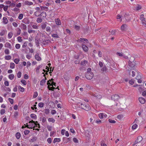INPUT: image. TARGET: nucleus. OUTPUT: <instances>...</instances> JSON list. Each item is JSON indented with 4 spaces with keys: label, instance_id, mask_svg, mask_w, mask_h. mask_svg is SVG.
<instances>
[{
    "label": "nucleus",
    "instance_id": "nucleus-47",
    "mask_svg": "<svg viewBox=\"0 0 146 146\" xmlns=\"http://www.w3.org/2000/svg\"><path fill=\"white\" fill-rule=\"evenodd\" d=\"M13 36V34L11 32H9L8 34V38L10 39Z\"/></svg>",
    "mask_w": 146,
    "mask_h": 146
},
{
    "label": "nucleus",
    "instance_id": "nucleus-12",
    "mask_svg": "<svg viewBox=\"0 0 146 146\" xmlns=\"http://www.w3.org/2000/svg\"><path fill=\"white\" fill-rule=\"evenodd\" d=\"M5 47L6 48H9L10 49H12V46L11 44L9 42H6L5 44Z\"/></svg>",
    "mask_w": 146,
    "mask_h": 146
},
{
    "label": "nucleus",
    "instance_id": "nucleus-8",
    "mask_svg": "<svg viewBox=\"0 0 146 146\" xmlns=\"http://www.w3.org/2000/svg\"><path fill=\"white\" fill-rule=\"evenodd\" d=\"M111 98L112 100L114 101H117L118 100L119 98V96L117 94L112 95L111 96Z\"/></svg>",
    "mask_w": 146,
    "mask_h": 146
},
{
    "label": "nucleus",
    "instance_id": "nucleus-42",
    "mask_svg": "<svg viewBox=\"0 0 146 146\" xmlns=\"http://www.w3.org/2000/svg\"><path fill=\"white\" fill-rule=\"evenodd\" d=\"M137 127L138 125H137L136 124H133L132 126V129H135L136 128H137Z\"/></svg>",
    "mask_w": 146,
    "mask_h": 146
},
{
    "label": "nucleus",
    "instance_id": "nucleus-3",
    "mask_svg": "<svg viewBox=\"0 0 146 146\" xmlns=\"http://www.w3.org/2000/svg\"><path fill=\"white\" fill-rule=\"evenodd\" d=\"M134 60V58L133 56H131L128 62L129 66L131 68L134 67L135 66L134 63L132 62V61L133 62Z\"/></svg>",
    "mask_w": 146,
    "mask_h": 146
},
{
    "label": "nucleus",
    "instance_id": "nucleus-61",
    "mask_svg": "<svg viewBox=\"0 0 146 146\" xmlns=\"http://www.w3.org/2000/svg\"><path fill=\"white\" fill-rule=\"evenodd\" d=\"M46 31L48 32H50L51 31V29L49 27H47L46 28Z\"/></svg>",
    "mask_w": 146,
    "mask_h": 146
},
{
    "label": "nucleus",
    "instance_id": "nucleus-45",
    "mask_svg": "<svg viewBox=\"0 0 146 146\" xmlns=\"http://www.w3.org/2000/svg\"><path fill=\"white\" fill-rule=\"evenodd\" d=\"M94 96L98 99H100L102 98V96L99 94H94Z\"/></svg>",
    "mask_w": 146,
    "mask_h": 146
},
{
    "label": "nucleus",
    "instance_id": "nucleus-32",
    "mask_svg": "<svg viewBox=\"0 0 146 146\" xmlns=\"http://www.w3.org/2000/svg\"><path fill=\"white\" fill-rule=\"evenodd\" d=\"M48 121L49 122H52L53 123L55 121V120L52 118H49L48 119Z\"/></svg>",
    "mask_w": 146,
    "mask_h": 146
},
{
    "label": "nucleus",
    "instance_id": "nucleus-46",
    "mask_svg": "<svg viewBox=\"0 0 146 146\" xmlns=\"http://www.w3.org/2000/svg\"><path fill=\"white\" fill-rule=\"evenodd\" d=\"M41 67V66L40 65H39L36 68V72H37V73H39V69Z\"/></svg>",
    "mask_w": 146,
    "mask_h": 146
},
{
    "label": "nucleus",
    "instance_id": "nucleus-18",
    "mask_svg": "<svg viewBox=\"0 0 146 146\" xmlns=\"http://www.w3.org/2000/svg\"><path fill=\"white\" fill-rule=\"evenodd\" d=\"M24 4L25 5H31L33 4V3L32 2L29 1H25L24 2Z\"/></svg>",
    "mask_w": 146,
    "mask_h": 146
},
{
    "label": "nucleus",
    "instance_id": "nucleus-33",
    "mask_svg": "<svg viewBox=\"0 0 146 146\" xmlns=\"http://www.w3.org/2000/svg\"><path fill=\"white\" fill-rule=\"evenodd\" d=\"M40 8L42 10H44L45 11H47L48 9V7H40Z\"/></svg>",
    "mask_w": 146,
    "mask_h": 146
},
{
    "label": "nucleus",
    "instance_id": "nucleus-22",
    "mask_svg": "<svg viewBox=\"0 0 146 146\" xmlns=\"http://www.w3.org/2000/svg\"><path fill=\"white\" fill-rule=\"evenodd\" d=\"M32 27L34 29H38V26L36 23H34L33 24H31Z\"/></svg>",
    "mask_w": 146,
    "mask_h": 146
},
{
    "label": "nucleus",
    "instance_id": "nucleus-35",
    "mask_svg": "<svg viewBox=\"0 0 146 146\" xmlns=\"http://www.w3.org/2000/svg\"><path fill=\"white\" fill-rule=\"evenodd\" d=\"M37 139V138L35 136L33 137L31 139V141L32 142H34L36 141Z\"/></svg>",
    "mask_w": 146,
    "mask_h": 146
},
{
    "label": "nucleus",
    "instance_id": "nucleus-26",
    "mask_svg": "<svg viewBox=\"0 0 146 146\" xmlns=\"http://www.w3.org/2000/svg\"><path fill=\"white\" fill-rule=\"evenodd\" d=\"M46 22L43 23L41 24V28L42 29H45L46 27Z\"/></svg>",
    "mask_w": 146,
    "mask_h": 146
},
{
    "label": "nucleus",
    "instance_id": "nucleus-50",
    "mask_svg": "<svg viewBox=\"0 0 146 146\" xmlns=\"http://www.w3.org/2000/svg\"><path fill=\"white\" fill-rule=\"evenodd\" d=\"M21 30L20 29L18 28L17 29V35H19L21 34Z\"/></svg>",
    "mask_w": 146,
    "mask_h": 146
},
{
    "label": "nucleus",
    "instance_id": "nucleus-56",
    "mask_svg": "<svg viewBox=\"0 0 146 146\" xmlns=\"http://www.w3.org/2000/svg\"><path fill=\"white\" fill-rule=\"evenodd\" d=\"M20 61V60L19 58H16L14 60V62L16 64H17Z\"/></svg>",
    "mask_w": 146,
    "mask_h": 146
},
{
    "label": "nucleus",
    "instance_id": "nucleus-14",
    "mask_svg": "<svg viewBox=\"0 0 146 146\" xmlns=\"http://www.w3.org/2000/svg\"><path fill=\"white\" fill-rule=\"evenodd\" d=\"M139 102L142 104H144L145 102V99L141 97H139Z\"/></svg>",
    "mask_w": 146,
    "mask_h": 146
},
{
    "label": "nucleus",
    "instance_id": "nucleus-40",
    "mask_svg": "<svg viewBox=\"0 0 146 146\" xmlns=\"http://www.w3.org/2000/svg\"><path fill=\"white\" fill-rule=\"evenodd\" d=\"M45 113L46 115H48L50 113V110L48 109H46L44 110Z\"/></svg>",
    "mask_w": 146,
    "mask_h": 146
},
{
    "label": "nucleus",
    "instance_id": "nucleus-55",
    "mask_svg": "<svg viewBox=\"0 0 146 146\" xmlns=\"http://www.w3.org/2000/svg\"><path fill=\"white\" fill-rule=\"evenodd\" d=\"M103 115V113H101L99 114V117L100 119H102L104 118Z\"/></svg>",
    "mask_w": 146,
    "mask_h": 146
},
{
    "label": "nucleus",
    "instance_id": "nucleus-30",
    "mask_svg": "<svg viewBox=\"0 0 146 146\" xmlns=\"http://www.w3.org/2000/svg\"><path fill=\"white\" fill-rule=\"evenodd\" d=\"M9 78L11 80H13L14 77L15 76L14 75V74H10L9 76Z\"/></svg>",
    "mask_w": 146,
    "mask_h": 146
},
{
    "label": "nucleus",
    "instance_id": "nucleus-57",
    "mask_svg": "<svg viewBox=\"0 0 146 146\" xmlns=\"http://www.w3.org/2000/svg\"><path fill=\"white\" fill-rule=\"evenodd\" d=\"M141 8V7L140 5H137L136 7V9L137 10H139Z\"/></svg>",
    "mask_w": 146,
    "mask_h": 146
},
{
    "label": "nucleus",
    "instance_id": "nucleus-7",
    "mask_svg": "<svg viewBox=\"0 0 146 146\" xmlns=\"http://www.w3.org/2000/svg\"><path fill=\"white\" fill-rule=\"evenodd\" d=\"M116 55L119 56L123 57V58L125 59H128V57L126 55H125L123 54L122 52H117L116 54Z\"/></svg>",
    "mask_w": 146,
    "mask_h": 146
},
{
    "label": "nucleus",
    "instance_id": "nucleus-51",
    "mask_svg": "<svg viewBox=\"0 0 146 146\" xmlns=\"http://www.w3.org/2000/svg\"><path fill=\"white\" fill-rule=\"evenodd\" d=\"M42 21V19L40 18H38L36 20V21L38 23H40Z\"/></svg>",
    "mask_w": 146,
    "mask_h": 146
},
{
    "label": "nucleus",
    "instance_id": "nucleus-21",
    "mask_svg": "<svg viewBox=\"0 0 146 146\" xmlns=\"http://www.w3.org/2000/svg\"><path fill=\"white\" fill-rule=\"evenodd\" d=\"M46 78L45 77V79L42 80L40 81V85L41 86H43L46 82Z\"/></svg>",
    "mask_w": 146,
    "mask_h": 146
},
{
    "label": "nucleus",
    "instance_id": "nucleus-43",
    "mask_svg": "<svg viewBox=\"0 0 146 146\" xmlns=\"http://www.w3.org/2000/svg\"><path fill=\"white\" fill-rule=\"evenodd\" d=\"M15 64L13 63H11L10 64V68L11 69H14L15 68Z\"/></svg>",
    "mask_w": 146,
    "mask_h": 146
},
{
    "label": "nucleus",
    "instance_id": "nucleus-37",
    "mask_svg": "<svg viewBox=\"0 0 146 146\" xmlns=\"http://www.w3.org/2000/svg\"><path fill=\"white\" fill-rule=\"evenodd\" d=\"M5 58L6 60H9L11 59V56L10 55L6 56L5 57Z\"/></svg>",
    "mask_w": 146,
    "mask_h": 146
},
{
    "label": "nucleus",
    "instance_id": "nucleus-11",
    "mask_svg": "<svg viewBox=\"0 0 146 146\" xmlns=\"http://www.w3.org/2000/svg\"><path fill=\"white\" fill-rule=\"evenodd\" d=\"M52 84H53V86H52L51 87H50V86H48V89L49 90H54L55 88L54 87L53 85H54L55 87L56 86V83H55L53 81H52Z\"/></svg>",
    "mask_w": 146,
    "mask_h": 146
},
{
    "label": "nucleus",
    "instance_id": "nucleus-49",
    "mask_svg": "<svg viewBox=\"0 0 146 146\" xmlns=\"http://www.w3.org/2000/svg\"><path fill=\"white\" fill-rule=\"evenodd\" d=\"M40 12L39 11H37L35 12L34 15L38 17L40 15Z\"/></svg>",
    "mask_w": 146,
    "mask_h": 146
},
{
    "label": "nucleus",
    "instance_id": "nucleus-64",
    "mask_svg": "<svg viewBox=\"0 0 146 146\" xmlns=\"http://www.w3.org/2000/svg\"><path fill=\"white\" fill-rule=\"evenodd\" d=\"M101 146H107L106 144L104 143V141H102L101 142Z\"/></svg>",
    "mask_w": 146,
    "mask_h": 146
},
{
    "label": "nucleus",
    "instance_id": "nucleus-58",
    "mask_svg": "<svg viewBox=\"0 0 146 146\" xmlns=\"http://www.w3.org/2000/svg\"><path fill=\"white\" fill-rule=\"evenodd\" d=\"M21 82L24 85H26L27 84V82L24 80H21Z\"/></svg>",
    "mask_w": 146,
    "mask_h": 146
},
{
    "label": "nucleus",
    "instance_id": "nucleus-25",
    "mask_svg": "<svg viewBox=\"0 0 146 146\" xmlns=\"http://www.w3.org/2000/svg\"><path fill=\"white\" fill-rule=\"evenodd\" d=\"M141 77L140 76H137L136 77V79H137L138 81H137V82H138V83H141V82H142V81L141 80V79H140V78H141Z\"/></svg>",
    "mask_w": 146,
    "mask_h": 146
},
{
    "label": "nucleus",
    "instance_id": "nucleus-10",
    "mask_svg": "<svg viewBox=\"0 0 146 146\" xmlns=\"http://www.w3.org/2000/svg\"><path fill=\"white\" fill-rule=\"evenodd\" d=\"M82 44V48L83 50L85 52H87L88 50V47L87 46L84 44Z\"/></svg>",
    "mask_w": 146,
    "mask_h": 146
},
{
    "label": "nucleus",
    "instance_id": "nucleus-13",
    "mask_svg": "<svg viewBox=\"0 0 146 146\" xmlns=\"http://www.w3.org/2000/svg\"><path fill=\"white\" fill-rule=\"evenodd\" d=\"M35 58L37 61H40L42 59L41 57L39 56L38 53H36L35 56Z\"/></svg>",
    "mask_w": 146,
    "mask_h": 146
},
{
    "label": "nucleus",
    "instance_id": "nucleus-20",
    "mask_svg": "<svg viewBox=\"0 0 146 146\" xmlns=\"http://www.w3.org/2000/svg\"><path fill=\"white\" fill-rule=\"evenodd\" d=\"M51 42V40H43L42 43L44 45H46Z\"/></svg>",
    "mask_w": 146,
    "mask_h": 146
},
{
    "label": "nucleus",
    "instance_id": "nucleus-28",
    "mask_svg": "<svg viewBox=\"0 0 146 146\" xmlns=\"http://www.w3.org/2000/svg\"><path fill=\"white\" fill-rule=\"evenodd\" d=\"M140 19L141 21L142 22L145 21V18L144 17V15L142 14L140 16Z\"/></svg>",
    "mask_w": 146,
    "mask_h": 146
},
{
    "label": "nucleus",
    "instance_id": "nucleus-34",
    "mask_svg": "<svg viewBox=\"0 0 146 146\" xmlns=\"http://www.w3.org/2000/svg\"><path fill=\"white\" fill-rule=\"evenodd\" d=\"M31 117L34 119H36L37 118L36 115L34 114H31Z\"/></svg>",
    "mask_w": 146,
    "mask_h": 146
},
{
    "label": "nucleus",
    "instance_id": "nucleus-38",
    "mask_svg": "<svg viewBox=\"0 0 146 146\" xmlns=\"http://www.w3.org/2000/svg\"><path fill=\"white\" fill-rule=\"evenodd\" d=\"M23 17V14L21 13L20 14L18 17V18L19 20H21L22 19Z\"/></svg>",
    "mask_w": 146,
    "mask_h": 146
},
{
    "label": "nucleus",
    "instance_id": "nucleus-17",
    "mask_svg": "<svg viewBox=\"0 0 146 146\" xmlns=\"http://www.w3.org/2000/svg\"><path fill=\"white\" fill-rule=\"evenodd\" d=\"M55 21L56 25H60L61 24V21L59 19H55Z\"/></svg>",
    "mask_w": 146,
    "mask_h": 146
},
{
    "label": "nucleus",
    "instance_id": "nucleus-23",
    "mask_svg": "<svg viewBox=\"0 0 146 146\" xmlns=\"http://www.w3.org/2000/svg\"><path fill=\"white\" fill-rule=\"evenodd\" d=\"M53 80V79H52L51 80H48L47 82V84L48 85V86H53V84H52V82L51 81H52Z\"/></svg>",
    "mask_w": 146,
    "mask_h": 146
},
{
    "label": "nucleus",
    "instance_id": "nucleus-27",
    "mask_svg": "<svg viewBox=\"0 0 146 146\" xmlns=\"http://www.w3.org/2000/svg\"><path fill=\"white\" fill-rule=\"evenodd\" d=\"M15 137L17 139H19L21 137V135L19 132H18L15 134Z\"/></svg>",
    "mask_w": 146,
    "mask_h": 146
},
{
    "label": "nucleus",
    "instance_id": "nucleus-29",
    "mask_svg": "<svg viewBox=\"0 0 146 146\" xmlns=\"http://www.w3.org/2000/svg\"><path fill=\"white\" fill-rule=\"evenodd\" d=\"M138 86H139V87H138V89L139 91L140 92H141L143 90V86H142L140 85H139Z\"/></svg>",
    "mask_w": 146,
    "mask_h": 146
},
{
    "label": "nucleus",
    "instance_id": "nucleus-15",
    "mask_svg": "<svg viewBox=\"0 0 146 146\" xmlns=\"http://www.w3.org/2000/svg\"><path fill=\"white\" fill-rule=\"evenodd\" d=\"M21 27L22 30H26L27 28V26L23 23L21 24Z\"/></svg>",
    "mask_w": 146,
    "mask_h": 146
},
{
    "label": "nucleus",
    "instance_id": "nucleus-31",
    "mask_svg": "<svg viewBox=\"0 0 146 146\" xmlns=\"http://www.w3.org/2000/svg\"><path fill=\"white\" fill-rule=\"evenodd\" d=\"M18 88L19 90L21 92H23L24 91V88H23L21 87V86H18Z\"/></svg>",
    "mask_w": 146,
    "mask_h": 146
},
{
    "label": "nucleus",
    "instance_id": "nucleus-6",
    "mask_svg": "<svg viewBox=\"0 0 146 146\" xmlns=\"http://www.w3.org/2000/svg\"><path fill=\"white\" fill-rule=\"evenodd\" d=\"M84 42H86V43H87L88 42V40L86 39L80 38L78 39L77 41L78 42L81 43L82 44H84L85 43Z\"/></svg>",
    "mask_w": 146,
    "mask_h": 146
},
{
    "label": "nucleus",
    "instance_id": "nucleus-5",
    "mask_svg": "<svg viewBox=\"0 0 146 146\" xmlns=\"http://www.w3.org/2000/svg\"><path fill=\"white\" fill-rule=\"evenodd\" d=\"M143 138L141 136H139L138 137L137 139L136 140L135 142L133 143L134 145H137V143H140V142L142 140Z\"/></svg>",
    "mask_w": 146,
    "mask_h": 146
},
{
    "label": "nucleus",
    "instance_id": "nucleus-54",
    "mask_svg": "<svg viewBox=\"0 0 146 146\" xmlns=\"http://www.w3.org/2000/svg\"><path fill=\"white\" fill-rule=\"evenodd\" d=\"M4 52L5 54H9V51L8 49H5V50Z\"/></svg>",
    "mask_w": 146,
    "mask_h": 146
},
{
    "label": "nucleus",
    "instance_id": "nucleus-36",
    "mask_svg": "<svg viewBox=\"0 0 146 146\" xmlns=\"http://www.w3.org/2000/svg\"><path fill=\"white\" fill-rule=\"evenodd\" d=\"M126 25L125 24H123L121 27V29L122 31H124L125 30Z\"/></svg>",
    "mask_w": 146,
    "mask_h": 146
},
{
    "label": "nucleus",
    "instance_id": "nucleus-1",
    "mask_svg": "<svg viewBox=\"0 0 146 146\" xmlns=\"http://www.w3.org/2000/svg\"><path fill=\"white\" fill-rule=\"evenodd\" d=\"M77 105L79 108L86 111H88L91 109V107L89 105L86 104L84 103L78 102L77 103Z\"/></svg>",
    "mask_w": 146,
    "mask_h": 146
},
{
    "label": "nucleus",
    "instance_id": "nucleus-24",
    "mask_svg": "<svg viewBox=\"0 0 146 146\" xmlns=\"http://www.w3.org/2000/svg\"><path fill=\"white\" fill-rule=\"evenodd\" d=\"M61 139L60 138H55L54 139V140L53 141V143H55L56 142H59L60 141Z\"/></svg>",
    "mask_w": 146,
    "mask_h": 146
},
{
    "label": "nucleus",
    "instance_id": "nucleus-60",
    "mask_svg": "<svg viewBox=\"0 0 146 146\" xmlns=\"http://www.w3.org/2000/svg\"><path fill=\"white\" fill-rule=\"evenodd\" d=\"M73 141L76 143H78V139L76 138H74L73 139Z\"/></svg>",
    "mask_w": 146,
    "mask_h": 146
},
{
    "label": "nucleus",
    "instance_id": "nucleus-16",
    "mask_svg": "<svg viewBox=\"0 0 146 146\" xmlns=\"http://www.w3.org/2000/svg\"><path fill=\"white\" fill-rule=\"evenodd\" d=\"M22 22L26 24H28L29 23V21L28 20L27 18L24 19L22 21Z\"/></svg>",
    "mask_w": 146,
    "mask_h": 146
},
{
    "label": "nucleus",
    "instance_id": "nucleus-2",
    "mask_svg": "<svg viewBox=\"0 0 146 146\" xmlns=\"http://www.w3.org/2000/svg\"><path fill=\"white\" fill-rule=\"evenodd\" d=\"M36 123H35V122L33 120H32L31 121H30L28 124H27V127L29 128H32V127L35 128V127H38V128H40V125L39 124L37 123L38 122H36Z\"/></svg>",
    "mask_w": 146,
    "mask_h": 146
},
{
    "label": "nucleus",
    "instance_id": "nucleus-59",
    "mask_svg": "<svg viewBox=\"0 0 146 146\" xmlns=\"http://www.w3.org/2000/svg\"><path fill=\"white\" fill-rule=\"evenodd\" d=\"M20 45L19 44H16L15 47L17 49H19L20 47Z\"/></svg>",
    "mask_w": 146,
    "mask_h": 146
},
{
    "label": "nucleus",
    "instance_id": "nucleus-19",
    "mask_svg": "<svg viewBox=\"0 0 146 146\" xmlns=\"http://www.w3.org/2000/svg\"><path fill=\"white\" fill-rule=\"evenodd\" d=\"M3 22L4 24H6L8 23V20L5 17H4L3 18Z\"/></svg>",
    "mask_w": 146,
    "mask_h": 146
},
{
    "label": "nucleus",
    "instance_id": "nucleus-52",
    "mask_svg": "<svg viewBox=\"0 0 146 146\" xmlns=\"http://www.w3.org/2000/svg\"><path fill=\"white\" fill-rule=\"evenodd\" d=\"M28 32L29 33H35V31L34 30L28 29Z\"/></svg>",
    "mask_w": 146,
    "mask_h": 146
},
{
    "label": "nucleus",
    "instance_id": "nucleus-41",
    "mask_svg": "<svg viewBox=\"0 0 146 146\" xmlns=\"http://www.w3.org/2000/svg\"><path fill=\"white\" fill-rule=\"evenodd\" d=\"M108 121L111 123H116V121L114 120H112L111 119H108Z\"/></svg>",
    "mask_w": 146,
    "mask_h": 146
},
{
    "label": "nucleus",
    "instance_id": "nucleus-39",
    "mask_svg": "<svg viewBox=\"0 0 146 146\" xmlns=\"http://www.w3.org/2000/svg\"><path fill=\"white\" fill-rule=\"evenodd\" d=\"M44 106V104L42 102L39 103L38 104L39 107L40 108H43Z\"/></svg>",
    "mask_w": 146,
    "mask_h": 146
},
{
    "label": "nucleus",
    "instance_id": "nucleus-44",
    "mask_svg": "<svg viewBox=\"0 0 146 146\" xmlns=\"http://www.w3.org/2000/svg\"><path fill=\"white\" fill-rule=\"evenodd\" d=\"M40 15L43 17H45L46 16V13L45 12H43L40 14Z\"/></svg>",
    "mask_w": 146,
    "mask_h": 146
},
{
    "label": "nucleus",
    "instance_id": "nucleus-53",
    "mask_svg": "<svg viewBox=\"0 0 146 146\" xmlns=\"http://www.w3.org/2000/svg\"><path fill=\"white\" fill-rule=\"evenodd\" d=\"M17 39L18 41L19 42H21L23 40L22 39L21 37V36H18L17 37Z\"/></svg>",
    "mask_w": 146,
    "mask_h": 146
},
{
    "label": "nucleus",
    "instance_id": "nucleus-63",
    "mask_svg": "<svg viewBox=\"0 0 146 146\" xmlns=\"http://www.w3.org/2000/svg\"><path fill=\"white\" fill-rule=\"evenodd\" d=\"M47 141L50 144L51 143L52 141V139L50 138H48L47 139Z\"/></svg>",
    "mask_w": 146,
    "mask_h": 146
},
{
    "label": "nucleus",
    "instance_id": "nucleus-9",
    "mask_svg": "<svg viewBox=\"0 0 146 146\" xmlns=\"http://www.w3.org/2000/svg\"><path fill=\"white\" fill-rule=\"evenodd\" d=\"M108 69L105 65H104L102 67L101 71L103 73H106L107 72Z\"/></svg>",
    "mask_w": 146,
    "mask_h": 146
},
{
    "label": "nucleus",
    "instance_id": "nucleus-48",
    "mask_svg": "<svg viewBox=\"0 0 146 146\" xmlns=\"http://www.w3.org/2000/svg\"><path fill=\"white\" fill-rule=\"evenodd\" d=\"M38 95V94L37 92H35L34 93V94L33 96V98H36Z\"/></svg>",
    "mask_w": 146,
    "mask_h": 146
},
{
    "label": "nucleus",
    "instance_id": "nucleus-62",
    "mask_svg": "<svg viewBox=\"0 0 146 146\" xmlns=\"http://www.w3.org/2000/svg\"><path fill=\"white\" fill-rule=\"evenodd\" d=\"M21 72H19L17 74V77L19 78H21Z\"/></svg>",
    "mask_w": 146,
    "mask_h": 146
},
{
    "label": "nucleus",
    "instance_id": "nucleus-4",
    "mask_svg": "<svg viewBox=\"0 0 146 146\" xmlns=\"http://www.w3.org/2000/svg\"><path fill=\"white\" fill-rule=\"evenodd\" d=\"M94 76V74L92 72H87L86 74V77L88 80H91Z\"/></svg>",
    "mask_w": 146,
    "mask_h": 146
}]
</instances>
